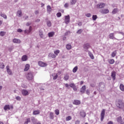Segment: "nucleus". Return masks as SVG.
Returning <instances> with one entry per match:
<instances>
[{
	"label": "nucleus",
	"mask_w": 124,
	"mask_h": 124,
	"mask_svg": "<svg viewBox=\"0 0 124 124\" xmlns=\"http://www.w3.org/2000/svg\"><path fill=\"white\" fill-rule=\"evenodd\" d=\"M34 78V75H33V72H29L26 75V78L29 81H31Z\"/></svg>",
	"instance_id": "obj_1"
},
{
	"label": "nucleus",
	"mask_w": 124,
	"mask_h": 124,
	"mask_svg": "<svg viewBox=\"0 0 124 124\" xmlns=\"http://www.w3.org/2000/svg\"><path fill=\"white\" fill-rule=\"evenodd\" d=\"M99 91L101 93L105 91V84L104 82H100L99 84Z\"/></svg>",
	"instance_id": "obj_2"
},
{
	"label": "nucleus",
	"mask_w": 124,
	"mask_h": 124,
	"mask_svg": "<svg viewBox=\"0 0 124 124\" xmlns=\"http://www.w3.org/2000/svg\"><path fill=\"white\" fill-rule=\"evenodd\" d=\"M10 109H13V106H12V105L10 106L9 105H6L4 107V110H5V111H7V110H10Z\"/></svg>",
	"instance_id": "obj_3"
},
{
	"label": "nucleus",
	"mask_w": 124,
	"mask_h": 124,
	"mask_svg": "<svg viewBox=\"0 0 124 124\" xmlns=\"http://www.w3.org/2000/svg\"><path fill=\"white\" fill-rule=\"evenodd\" d=\"M105 116V109H103L101 112V122H103L104 120V117Z\"/></svg>",
	"instance_id": "obj_4"
},
{
	"label": "nucleus",
	"mask_w": 124,
	"mask_h": 124,
	"mask_svg": "<svg viewBox=\"0 0 124 124\" xmlns=\"http://www.w3.org/2000/svg\"><path fill=\"white\" fill-rule=\"evenodd\" d=\"M38 65L41 67H45V66H47V63L44 62L42 61L38 62Z\"/></svg>",
	"instance_id": "obj_5"
},
{
	"label": "nucleus",
	"mask_w": 124,
	"mask_h": 124,
	"mask_svg": "<svg viewBox=\"0 0 124 124\" xmlns=\"http://www.w3.org/2000/svg\"><path fill=\"white\" fill-rule=\"evenodd\" d=\"M70 22V16L69 15L65 16V23L67 25Z\"/></svg>",
	"instance_id": "obj_6"
},
{
	"label": "nucleus",
	"mask_w": 124,
	"mask_h": 124,
	"mask_svg": "<svg viewBox=\"0 0 124 124\" xmlns=\"http://www.w3.org/2000/svg\"><path fill=\"white\" fill-rule=\"evenodd\" d=\"M100 12L102 14H107V13H109V10L108 9H102L100 10Z\"/></svg>",
	"instance_id": "obj_7"
},
{
	"label": "nucleus",
	"mask_w": 124,
	"mask_h": 124,
	"mask_svg": "<svg viewBox=\"0 0 124 124\" xmlns=\"http://www.w3.org/2000/svg\"><path fill=\"white\" fill-rule=\"evenodd\" d=\"M91 47V46L90 45V44L86 43L83 45V48L85 50V51H87L89 48Z\"/></svg>",
	"instance_id": "obj_8"
},
{
	"label": "nucleus",
	"mask_w": 124,
	"mask_h": 124,
	"mask_svg": "<svg viewBox=\"0 0 124 124\" xmlns=\"http://www.w3.org/2000/svg\"><path fill=\"white\" fill-rule=\"evenodd\" d=\"M105 7V3H100L97 4V8H103Z\"/></svg>",
	"instance_id": "obj_9"
},
{
	"label": "nucleus",
	"mask_w": 124,
	"mask_h": 124,
	"mask_svg": "<svg viewBox=\"0 0 124 124\" xmlns=\"http://www.w3.org/2000/svg\"><path fill=\"white\" fill-rule=\"evenodd\" d=\"M6 69H7V72L8 74H9V75H12V71H11V70H10V69L9 68V65H7Z\"/></svg>",
	"instance_id": "obj_10"
},
{
	"label": "nucleus",
	"mask_w": 124,
	"mask_h": 124,
	"mask_svg": "<svg viewBox=\"0 0 124 124\" xmlns=\"http://www.w3.org/2000/svg\"><path fill=\"white\" fill-rule=\"evenodd\" d=\"M80 115L82 117V118H85L86 117V113L85 111L84 110H81L80 113H79Z\"/></svg>",
	"instance_id": "obj_11"
},
{
	"label": "nucleus",
	"mask_w": 124,
	"mask_h": 124,
	"mask_svg": "<svg viewBox=\"0 0 124 124\" xmlns=\"http://www.w3.org/2000/svg\"><path fill=\"white\" fill-rule=\"evenodd\" d=\"M85 91H86V86L85 85H83L81 87L80 92V93H85Z\"/></svg>",
	"instance_id": "obj_12"
},
{
	"label": "nucleus",
	"mask_w": 124,
	"mask_h": 124,
	"mask_svg": "<svg viewBox=\"0 0 124 124\" xmlns=\"http://www.w3.org/2000/svg\"><path fill=\"white\" fill-rule=\"evenodd\" d=\"M39 35L41 38H43L44 37V35H43V31L41 30H40L39 31Z\"/></svg>",
	"instance_id": "obj_13"
},
{
	"label": "nucleus",
	"mask_w": 124,
	"mask_h": 124,
	"mask_svg": "<svg viewBox=\"0 0 124 124\" xmlns=\"http://www.w3.org/2000/svg\"><path fill=\"white\" fill-rule=\"evenodd\" d=\"M13 42L14 43H17L18 44H20L21 43V41L20 39L15 38L13 39Z\"/></svg>",
	"instance_id": "obj_14"
},
{
	"label": "nucleus",
	"mask_w": 124,
	"mask_h": 124,
	"mask_svg": "<svg viewBox=\"0 0 124 124\" xmlns=\"http://www.w3.org/2000/svg\"><path fill=\"white\" fill-rule=\"evenodd\" d=\"M22 93L23 94V95H28L29 94V92H28V91L26 90H23L22 91Z\"/></svg>",
	"instance_id": "obj_15"
},
{
	"label": "nucleus",
	"mask_w": 124,
	"mask_h": 124,
	"mask_svg": "<svg viewBox=\"0 0 124 124\" xmlns=\"http://www.w3.org/2000/svg\"><path fill=\"white\" fill-rule=\"evenodd\" d=\"M109 38L110 39H117L114 36V33H111L109 34L108 36Z\"/></svg>",
	"instance_id": "obj_16"
},
{
	"label": "nucleus",
	"mask_w": 124,
	"mask_h": 124,
	"mask_svg": "<svg viewBox=\"0 0 124 124\" xmlns=\"http://www.w3.org/2000/svg\"><path fill=\"white\" fill-rule=\"evenodd\" d=\"M73 104H75V105H79V104H81V102L78 100H75Z\"/></svg>",
	"instance_id": "obj_17"
},
{
	"label": "nucleus",
	"mask_w": 124,
	"mask_h": 124,
	"mask_svg": "<svg viewBox=\"0 0 124 124\" xmlns=\"http://www.w3.org/2000/svg\"><path fill=\"white\" fill-rule=\"evenodd\" d=\"M52 11V7H51V6L47 5V13H51V12Z\"/></svg>",
	"instance_id": "obj_18"
},
{
	"label": "nucleus",
	"mask_w": 124,
	"mask_h": 124,
	"mask_svg": "<svg viewBox=\"0 0 124 124\" xmlns=\"http://www.w3.org/2000/svg\"><path fill=\"white\" fill-rule=\"evenodd\" d=\"M111 76L113 78V80H115L116 79V72L115 71L112 72Z\"/></svg>",
	"instance_id": "obj_19"
},
{
	"label": "nucleus",
	"mask_w": 124,
	"mask_h": 124,
	"mask_svg": "<svg viewBox=\"0 0 124 124\" xmlns=\"http://www.w3.org/2000/svg\"><path fill=\"white\" fill-rule=\"evenodd\" d=\"M21 60L23 62H26L28 60V56L26 55H23L21 58Z\"/></svg>",
	"instance_id": "obj_20"
},
{
	"label": "nucleus",
	"mask_w": 124,
	"mask_h": 124,
	"mask_svg": "<svg viewBox=\"0 0 124 124\" xmlns=\"http://www.w3.org/2000/svg\"><path fill=\"white\" fill-rule=\"evenodd\" d=\"M54 112H50L49 113V119H50V120H54Z\"/></svg>",
	"instance_id": "obj_21"
},
{
	"label": "nucleus",
	"mask_w": 124,
	"mask_h": 124,
	"mask_svg": "<svg viewBox=\"0 0 124 124\" xmlns=\"http://www.w3.org/2000/svg\"><path fill=\"white\" fill-rule=\"evenodd\" d=\"M88 55H89L90 58L92 60H93V59H94V57H93V53H92V52H91V51H90L89 50H88Z\"/></svg>",
	"instance_id": "obj_22"
},
{
	"label": "nucleus",
	"mask_w": 124,
	"mask_h": 124,
	"mask_svg": "<svg viewBox=\"0 0 124 124\" xmlns=\"http://www.w3.org/2000/svg\"><path fill=\"white\" fill-rule=\"evenodd\" d=\"M31 31V26L29 27V30H26L24 31L25 33H30Z\"/></svg>",
	"instance_id": "obj_23"
},
{
	"label": "nucleus",
	"mask_w": 124,
	"mask_h": 124,
	"mask_svg": "<svg viewBox=\"0 0 124 124\" xmlns=\"http://www.w3.org/2000/svg\"><path fill=\"white\" fill-rule=\"evenodd\" d=\"M0 16L4 18V19H7V16L5 14H3L2 12H0Z\"/></svg>",
	"instance_id": "obj_24"
},
{
	"label": "nucleus",
	"mask_w": 124,
	"mask_h": 124,
	"mask_svg": "<svg viewBox=\"0 0 124 124\" xmlns=\"http://www.w3.org/2000/svg\"><path fill=\"white\" fill-rule=\"evenodd\" d=\"M77 2V0H71L70 2L71 5H74Z\"/></svg>",
	"instance_id": "obj_25"
},
{
	"label": "nucleus",
	"mask_w": 124,
	"mask_h": 124,
	"mask_svg": "<svg viewBox=\"0 0 124 124\" xmlns=\"http://www.w3.org/2000/svg\"><path fill=\"white\" fill-rule=\"evenodd\" d=\"M30 69V64H27L25 65V68H24V71H28Z\"/></svg>",
	"instance_id": "obj_26"
},
{
	"label": "nucleus",
	"mask_w": 124,
	"mask_h": 124,
	"mask_svg": "<svg viewBox=\"0 0 124 124\" xmlns=\"http://www.w3.org/2000/svg\"><path fill=\"white\" fill-rule=\"evenodd\" d=\"M55 35V32H50L48 33V35L49 37H53L54 35Z\"/></svg>",
	"instance_id": "obj_27"
},
{
	"label": "nucleus",
	"mask_w": 124,
	"mask_h": 124,
	"mask_svg": "<svg viewBox=\"0 0 124 124\" xmlns=\"http://www.w3.org/2000/svg\"><path fill=\"white\" fill-rule=\"evenodd\" d=\"M48 57L49 58H52V59H55V58H56V55L53 53H49L48 54Z\"/></svg>",
	"instance_id": "obj_28"
},
{
	"label": "nucleus",
	"mask_w": 124,
	"mask_h": 124,
	"mask_svg": "<svg viewBox=\"0 0 124 124\" xmlns=\"http://www.w3.org/2000/svg\"><path fill=\"white\" fill-rule=\"evenodd\" d=\"M17 15L18 16V17H22V11L21 10H18L17 12Z\"/></svg>",
	"instance_id": "obj_29"
},
{
	"label": "nucleus",
	"mask_w": 124,
	"mask_h": 124,
	"mask_svg": "<svg viewBox=\"0 0 124 124\" xmlns=\"http://www.w3.org/2000/svg\"><path fill=\"white\" fill-rule=\"evenodd\" d=\"M116 55H117V50H115L114 51H113L111 53V57L112 58H115V57L116 56Z\"/></svg>",
	"instance_id": "obj_30"
},
{
	"label": "nucleus",
	"mask_w": 124,
	"mask_h": 124,
	"mask_svg": "<svg viewBox=\"0 0 124 124\" xmlns=\"http://www.w3.org/2000/svg\"><path fill=\"white\" fill-rule=\"evenodd\" d=\"M31 122L33 123V124H35L36 123V121H37V120H36L34 117H32L31 118Z\"/></svg>",
	"instance_id": "obj_31"
},
{
	"label": "nucleus",
	"mask_w": 124,
	"mask_h": 124,
	"mask_svg": "<svg viewBox=\"0 0 124 124\" xmlns=\"http://www.w3.org/2000/svg\"><path fill=\"white\" fill-rule=\"evenodd\" d=\"M69 79V76L68 75H65L64 77V80L65 81H67Z\"/></svg>",
	"instance_id": "obj_32"
},
{
	"label": "nucleus",
	"mask_w": 124,
	"mask_h": 124,
	"mask_svg": "<svg viewBox=\"0 0 124 124\" xmlns=\"http://www.w3.org/2000/svg\"><path fill=\"white\" fill-rule=\"evenodd\" d=\"M40 113L39 110H35L33 112V115H39Z\"/></svg>",
	"instance_id": "obj_33"
},
{
	"label": "nucleus",
	"mask_w": 124,
	"mask_h": 124,
	"mask_svg": "<svg viewBox=\"0 0 124 124\" xmlns=\"http://www.w3.org/2000/svg\"><path fill=\"white\" fill-rule=\"evenodd\" d=\"M77 70H78V66H76L73 68V72L76 73V72H77Z\"/></svg>",
	"instance_id": "obj_34"
},
{
	"label": "nucleus",
	"mask_w": 124,
	"mask_h": 124,
	"mask_svg": "<svg viewBox=\"0 0 124 124\" xmlns=\"http://www.w3.org/2000/svg\"><path fill=\"white\" fill-rule=\"evenodd\" d=\"M29 123H31V119L30 118H27L26 120L25 121L24 124H28Z\"/></svg>",
	"instance_id": "obj_35"
},
{
	"label": "nucleus",
	"mask_w": 124,
	"mask_h": 124,
	"mask_svg": "<svg viewBox=\"0 0 124 124\" xmlns=\"http://www.w3.org/2000/svg\"><path fill=\"white\" fill-rule=\"evenodd\" d=\"M120 89L121 91H122V92H124V86L123 84H120Z\"/></svg>",
	"instance_id": "obj_36"
},
{
	"label": "nucleus",
	"mask_w": 124,
	"mask_h": 124,
	"mask_svg": "<svg viewBox=\"0 0 124 124\" xmlns=\"http://www.w3.org/2000/svg\"><path fill=\"white\" fill-rule=\"evenodd\" d=\"M66 48L67 49V50H70L71 49V45L68 44L66 46Z\"/></svg>",
	"instance_id": "obj_37"
},
{
	"label": "nucleus",
	"mask_w": 124,
	"mask_h": 124,
	"mask_svg": "<svg viewBox=\"0 0 124 124\" xmlns=\"http://www.w3.org/2000/svg\"><path fill=\"white\" fill-rule=\"evenodd\" d=\"M56 74H53L52 76H53V80H57V79L58 78V74H56L55 76H54V75Z\"/></svg>",
	"instance_id": "obj_38"
},
{
	"label": "nucleus",
	"mask_w": 124,
	"mask_h": 124,
	"mask_svg": "<svg viewBox=\"0 0 124 124\" xmlns=\"http://www.w3.org/2000/svg\"><path fill=\"white\" fill-rule=\"evenodd\" d=\"M4 63H3V62L0 63V68L3 69V68H4Z\"/></svg>",
	"instance_id": "obj_39"
},
{
	"label": "nucleus",
	"mask_w": 124,
	"mask_h": 124,
	"mask_svg": "<svg viewBox=\"0 0 124 124\" xmlns=\"http://www.w3.org/2000/svg\"><path fill=\"white\" fill-rule=\"evenodd\" d=\"M93 20V21H95L96 19H97V16L96 15H93L92 16Z\"/></svg>",
	"instance_id": "obj_40"
},
{
	"label": "nucleus",
	"mask_w": 124,
	"mask_h": 124,
	"mask_svg": "<svg viewBox=\"0 0 124 124\" xmlns=\"http://www.w3.org/2000/svg\"><path fill=\"white\" fill-rule=\"evenodd\" d=\"M54 53L56 56H58L59 54H60V50H57L54 51Z\"/></svg>",
	"instance_id": "obj_41"
},
{
	"label": "nucleus",
	"mask_w": 124,
	"mask_h": 124,
	"mask_svg": "<svg viewBox=\"0 0 124 124\" xmlns=\"http://www.w3.org/2000/svg\"><path fill=\"white\" fill-rule=\"evenodd\" d=\"M55 113L56 115L58 116V115H60V110L59 109H56L55 110Z\"/></svg>",
	"instance_id": "obj_42"
},
{
	"label": "nucleus",
	"mask_w": 124,
	"mask_h": 124,
	"mask_svg": "<svg viewBox=\"0 0 124 124\" xmlns=\"http://www.w3.org/2000/svg\"><path fill=\"white\" fill-rule=\"evenodd\" d=\"M114 62H115V61L113 59H111L109 61V63L110 64H113V63H114Z\"/></svg>",
	"instance_id": "obj_43"
},
{
	"label": "nucleus",
	"mask_w": 124,
	"mask_h": 124,
	"mask_svg": "<svg viewBox=\"0 0 124 124\" xmlns=\"http://www.w3.org/2000/svg\"><path fill=\"white\" fill-rule=\"evenodd\" d=\"M5 34V32L2 31H0V36H4Z\"/></svg>",
	"instance_id": "obj_44"
},
{
	"label": "nucleus",
	"mask_w": 124,
	"mask_h": 124,
	"mask_svg": "<svg viewBox=\"0 0 124 124\" xmlns=\"http://www.w3.org/2000/svg\"><path fill=\"white\" fill-rule=\"evenodd\" d=\"M118 12V9H114V10L112 11V13L113 14H116Z\"/></svg>",
	"instance_id": "obj_45"
},
{
	"label": "nucleus",
	"mask_w": 124,
	"mask_h": 124,
	"mask_svg": "<svg viewBox=\"0 0 124 124\" xmlns=\"http://www.w3.org/2000/svg\"><path fill=\"white\" fill-rule=\"evenodd\" d=\"M85 16L88 17V18H90V17H92V14H91V13H88L85 14Z\"/></svg>",
	"instance_id": "obj_46"
},
{
	"label": "nucleus",
	"mask_w": 124,
	"mask_h": 124,
	"mask_svg": "<svg viewBox=\"0 0 124 124\" xmlns=\"http://www.w3.org/2000/svg\"><path fill=\"white\" fill-rule=\"evenodd\" d=\"M122 121V117L120 116L119 117L117 118V122L118 123H121V122Z\"/></svg>",
	"instance_id": "obj_47"
},
{
	"label": "nucleus",
	"mask_w": 124,
	"mask_h": 124,
	"mask_svg": "<svg viewBox=\"0 0 124 124\" xmlns=\"http://www.w3.org/2000/svg\"><path fill=\"white\" fill-rule=\"evenodd\" d=\"M46 24H47V26L48 27H51V26L52 25V24L51 23V21H47Z\"/></svg>",
	"instance_id": "obj_48"
},
{
	"label": "nucleus",
	"mask_w": 124,
	"mask_h": 124,
	"mask_svg": "<svg viewBox=\"0 0 124 124\" xmlns=\"http://www.w3.org/2000/svg\"><path fill=\"white\" fill-rule=\"evenodd\" d=\"M82 31H83V30H82V29H79L77 31V33H78L79 34H81V33H82Z\"/></svg>",
	"instance_id": "obj_49"
},
{
	"label": "nucleus",
	"mask_w": 124,
	"mask_h": 124,
	"mask_svg": "<svg viewBox=\"0 0 124 124\" xmlns=\"http://www.w3.org/2000/svg\"><path fill=\"white\" fill-rule=\"evenodd\" d=\"M71 119H72L71 116H67L66 118V121H70V120H71Z\"/></svg>",
	"instance_id": "obj_50"
},
{
	"label": "nucleus",
	"mask_w": 124,
	"mask_h": 124,
	"mask_svg": "<svg viewBox=\"0 0 124 124\" xmlns=\"http://www.w3.org/2000/svg\"><path fill=\"white\" fill-rule=\"evenodd\" d=\"M56 15H57V17H62V13L59 12Z\"/></svg>",
	"instance_id": "obj_51"
},
{
	"label": "nucleus",
	"mask_w": 124,
	"mask_h": 124,
	"mask_svg": "<svg viewBox=\"0 0 124 124\" xmlns=\"http://www.w3.org/2000/svg\"><path fill=\"white\" fill-rule=\"evenodd\" d=\"M68 34H70V31H67V32H66L64 34V35L66 36L68 35Z\"/></svg>",
	"instance_id": "obj_52"
},
{
	"label": "nucleus",
	"mask_w": 124,
	"mask_h": 124,
	"mask_svg": "<svg viewBox=\"0 0 124 124\" xmlns=\"http://www.w3.org/2000/svg\"><path fill=\"white\" fill-rule=\"evenodd\" d=\"M69 86L71 88H74L75 86V84H74V83H71L69 85Z\"/></svg>",
	"instance_id": "obj_53"
},
{
	"label": "nucleus",
	"mask_w": 124,
	"mask_h": 124,
	"mask_svg": "<svg viewBox=\"0 0 124 124\" xmlns=\"http://www.w3.org/2000/svg\"><path fill=\"white\" fill-rule=\"evenodd\" d=\"M64 7L65 8H67V7H68V6H69V4H68V3H66L65 4H64Z\"/></svg>",
	"instance_id": "obj_54"
},
{
	"label": "nucleus",
	"mask_w": 124,
	"mask_h": 124,
	"mask_svg": "<svg viewBox=\"0 0 124 124\" xmlns=\"http://www.w3.org/2000/svg\"><path fill=\"white\" fill-rule=\"evenodd\" d=\"M73 89L75 92H76L77 91V87H76V86L75 85L74 87H73Z\"/></svg>",
	"instance_id": "obj_55"
},
{
	"label": "nucleus",
	"mask_w": 124,
	"mask_h": 124,
	"mask_svg": "<svg viewBox=\"0 0 124 124\" xmlns=\"http://www.w3.org/2000/svg\"><path fill=\"white\" fill-rule=\"evenodd\" d=\"M16 100H21V97H20V96H17L16 97Z\"/></svg>",
	"instance_id": "obj_56"
},
{
	"label": "nucleus",
	"mask_w": 124,
	"mask_h": 124,
	"mask_svg": "<svg viewBox=\"0 0 124 124\" xmlns=\"http://www.w3.org/2000/svg\"><path fill=\"white\" fill-rule=\"evenodd\" d=\"M23 31V30H22V29H18L17 30V32H22Z\"/></svg>",
	"instance_id": "obj_57"
},
{
	"label": "nucleus",
	"mask_w": 124,
	"mask_h": 124,
	"mask_svg": "<svg viewBox=\"0 0 124 124\" xmlns=\"http://www.w3.org/2000/svg\"><path fill=\"white\" fill-rule=\"evenodd\" d=\"M75 124H80V121H79V120H77V121L75 122Z\"/></svg>",
	"instance_id": "obj_58"
},
{
	"label": "nucleus",
	"mask_w": 124,
	"mask_h": 124,
	"mask_svg": "<svg viewBox=\"0 0 124 124\" xmlns=\"http://www.w3.org/2000/svg\"><path fill=\"white\" fill-rule=\"evenodd\" d=\"M78 25L79 27H81V26H82V22H79L78 23Z\"/></svg>",
	"instance_id": "obj_59"
},
{
	"label": "nucleus",
	"mask_w": 124,
	"mask_h": 124,
	"mask_svg": "<svg viewBox=\"0 0 124 124\" xmlns=\"http://www.w3.org/2000/svg\"><path fill=\"white\" fill-rule=\"evenodd\" d=\"M34 13L36 15H37L39 13V11L38 10L35 11Z\"/></svg>",
	"instance_id": "obj_60"
},
{
	"label": "nucleus",
	"mask_w": 124,
	"mask_h": 124,
	"mask_svg": "<svg viewBox=\"0 0 124 124\" xmlns=\"http://www.w3.org/2000/svg\"><path fill=\"white\" fill-rule=\"evenodd\" d=\"M23 18L25 19V20H27L29 18V16H25L23 17Z\"/></svg>",
	"instance_id": "obj_61"
},
{
	"label": "nucleus",
	"mask_w": 124,
	"mask_h": 124,
	"mask_svg": "<svg viewBox=\"0 0 124 124\" xmlns=\"http://www.w3.org/2000/svg\"><path fill=\"white\" fill-rule=\"evenodd\" d=\"M31 23H30V22H27L26 23V26H27L28 27H29V26H31Z\"/></svg>",
	"instance_id": "obj_62"
},
{
	"label": "nucleus",
	"mask_w": 124,
	"mask_h": 124,
	"mask_svg": "<svg viewBox=\"0 0 124 124\" xmlns=\"http://www.w3.org/2000/svg\"><path fill=\"white\" fill-rule=\"evenodd\" d=\"M118 33L122 34V35H124V33L123 32H118Z\"/></svg>",
	"instance_id": "obj_63"
},
{
	"label": "nucleus",
	"mask_w": 124,
	"mask_h": 124,
	"mask_svg": "<svg viewBox=\"0 0 124 124\" xmlns=\"http://www.w3.org/2000/svg\"><path fill=\"white\" fill-rule=\"evenodd\" d=\"M107 124H113V122L112 121H109Z\"/></svg>",
	"instance_id": "obj_64"
}]
</instances>
